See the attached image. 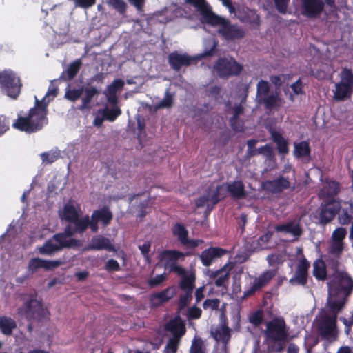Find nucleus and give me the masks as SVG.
<instances>
[{
  "label": "nucleus",
  "instance_id": "obj_1",
  "mask_svg": "<svg viewBox=\"0 0 353 353\" xmlns=\"http://www.w3.org/2000/svg\"><path fill=\"white\" fill-rule=\"evenodd\" d=\"M352 289L353 281L345 272L336 273L328 283V296L325 308L319 315L318 330L330 341L337 339V315L344 308Z\"/></svg>",
  "mask_w": 353,
  "mask_h": 353
},
{
  "label": "nucleus",
  "instance_id": "obj_2",
  "mask_svg": "<svg viewBox=\"0 0 353 353\" xmlns=\"http://www.w3.org/2000/svg\"><path fill=\"white\" fill-rule=\"evenodd\" d=\"M57 95L56 90H49L41 100L35 96L34 105L31 108L26 115L18 114L17 119L12 123V128L20 132L32 134L41 130L48 123V103L47 97Z\"/></svg>",
  "mask_w": 353,
  "mask_h": 353
},
{
  "label": "nucleus",
  "instance_id": "obj_3",
  "mask_svg": "<svg viewBox=\"0 0 353 353\" xmlns=\"http://www.w3.org/2000/svg\"><path fill=\"white\" fill-rule=\"evenodd\" d=\"M266 327L265 334L267 341L278 343L276 345H269V351L281 352L289 335L284 320L283 319H274L268 322Z\"/></svg>",
  "mask_w": 353,
  "mask_h": 353
},
{
  "label": "nucleus",
  "instance_id": "obj_4",
  "mask_svg": "<svg viewBox=\"0 0 353 353\" xmlns=\"http://www.w3.org/2000/svg\"><path fill=\"white\" fill-rule=\"evenodd\" d=\"M23 83L20 77L10 69L0 71V90L9 98L17 100L21 92Z\"/></svg>",
  "mask_w": 353,
  "mask_h": 353
},
{
  "label": "nucleus",
  "instance_id": "obj_5",
  "mask_svg": "<svg viewBox=\"0 0 353 353\" xmlns=\"http://www.w3.org/2000/svg\"><path fill=\"white\" fill-rule=\"evenodd\" d=\"M72 234L73 232H70L66 228L65 233L54 235L53 241H49L43 246L38 248L39 253L51 255L63 248L77 246V241L70 237Z\"/></svg>",
  "mask_w": 353,
  "mask_h": 353
},
{
  "label": "nucleus",
  "instance_id": "obj_6",
  "mask_svg": "<svg viewBox=\"0 0 353 353\" xmlns=\"http://www.w3.org/2000/svg\"><path fill=\"white\" fill-rule=\"evenodd\" d=\"M185 254L176 250H163L159 252L158 263L166 270L174 272L177 274L184 273V269L177 263L183 261Z\"/></svg>",
  "mask_w": 353,
  "mask_h": 353
},
{
  "label": "nucleus",
  "instance_id": "obj_7",
  "mask_svg": "<svg viewBox=\"0 0 353 353\" xmlns=\"http://www.w3.org/2000/svg\"><path fill=\"white\" fill-rule=\"evenodd\" d=\"M19 314L28 320H41L48 318L50 314L48 310L43 306L41 300L36 296L28 300L19 310Z\"/></svg>",
  "mask_w": 353,
  "mask_h": 353
},
{
  "label": "nucleus",
  "instance_id": "obj_8",
  "mask_svg": "<svg viewBox=\"0 0 353 353\" xmlns=\"http://www.w3.org/2000/svg\"><path fill=\"white\" fill-rule=\"evenodd\" d=\"M214 70L221 79H228L230 77L239 75L243 67L234 59L219 58L214 64Z\"/></svg>",
  "mask_w": 353,
  "mask_h": 353
},
{
  "label": "nucleus",
  "instance_id": "obj_9",
  "mask_svg": "<svg viewBox=\"0 0 353 353\" xmlns=\"http://www.w3.org/2000/svg\"><path fill=\"white\" fill-rule=\"evenodd\" d=\"M340 211V201L336 199L324 201L321 205L319 221H333Z\"/></svg>",
  "mask_w": 353,
  "mask_h": 353
},
{
  "label": "nucleus",
  "instance_id": "obj_10",
  "mask_svg": "<svg viewBox=\"0 0 353 353\" xmlns=\"http://www.w3.org/2000/svg\"><path fill=\"white\" fill-rule=\"evenodd\" d=\"M324 9L323 0H302V14L307 18L319 17Z\"/></svg>",
  "mask_w": 353,
  "mask_h": 353
},
{
  "label": "nucleus",
  "instance_id": "obj_11",
  "mask_svg": "<svg viewBox=\"0 0 353 353\" xmlns=\"http://www.w3.org/2000/svg\"><path fill=\"white\" fill-rule=\"evenodd\" d=\"M196 59L188 54H180L177 51L171 52L168 57V63L175 71H179L183 66H190Z\"/></svg>",
  "mask_w": 353,
  "mask_h": 353
},
{
  "label": "nucleus",
  "instance_id": "obj_12",
  "mask_svg": "<svg viewBox=\"0 0 353 353\" xmlns=\"http://www.w3.org/2000/svg\"><path fill=\"white\" fill-rule=\"evenodd\" d=\"M290 187V182L288 179L280 176L275 179L268 180L263 183L265 190L272 194H279Z\"/></svg>",
  "mask_w": 353,
  "mask_h": 353
},
{
  "label": "nucleus",
  "instance_id": "obj_13",
  "mask_svg": "<svg viewBox=\"0 0 353 353\" xmlns=\"http://www.w3.org/2000/svg\"><path fill=\"white\" fill-rule=\"evenodd\" d=\"M301 253V250H299ZM310 268V263L300 254L299 263L295 275L290 279L292 283L304 285L307 281V271Z\"/></svg>",
  "mask_w": 353,
  "mask_h": 353
},
{
  "label": "nucleus",
  "instance_id": "obj_14",
  "mask_svg": "<svg viewBox=\"0 0 353 353\" xmlns=\"http://www.w3.org/2000/svg\"><path fill=\"white\" fill-rule=\"evenodd\" d=\"M80 207L74 205L70 201L65 204L62 212L60 213L62 221H90L88 216L79 219Z\"/></svg>",
  "mask_w": 353,
  "mask_h": 353
},
{
  "label": "nucleus",
  "instance_id": "obj_15",
  "mask_svg": "<svg viewBox=\"0 0 353 353\" xmlns=\"http://www.w3.org/2000/svg\"><path fill=\"white\" fill-rule=\"evenodd\" d=\"M219 32L226 40L240 39L245 36V31L242 28L237 26L230 24L229 21L228 23L221 28Z\"/></svg>",
  "mask_w": 353,
  "mask_h": 353
},
{
  "label": "nucleus",
  "instance_id": "obj_16",
  "mask_svg": "<svg viewBox=\"0 0 353 353\" xmlns=\"http://www.w3.org/2000/svg\"><path fill=\"white\" fill-rule=\"evenodd\" d=\"M173 233L176 236L181 243L188 248L197 247L203 241L201 240L188 239V232L185 228L180 223H176L173 228Z\"/></svg>",
  "mask_w": 353,
  "mask_h": 353
},
{
  "label": "nucleus",
  "instance_id": "obj_17",
  "mask_svg": "<svg viewBox=\"0 0 353 353\" xmlns=\"http://www.w3.org/2000/svg\"><path fill=\"white\" fill-rule=\"evenodd\" d=\"M61 264L60 261H49L39 258H34L30 261L28 270L32 272H35L39 268H43L46 270H53Z\"/></svg>",
  "mask_w": 353,
  "mask_h": 353
},
{
  "label": "nucleus",
  "instance_id": "obj_18",
  "mask_svg": "<svg viewBox=\"0 0 353 353\" xmlns=\"http://www.w3.org/2000/svg\"><path fill=\"white\" fill-rule=\"evenodd\" d=\"M340 191V183L335 181H327L320 191L321 198L327 200L335 199L334 197Z\"/></svg>",
  "mask_w": 353,
  "mask_h": 353
},
{
  "label": "nucleus",
  "instance_id": "obj_19",
  "mask_svg": "<svg viewBox=\"0 0 353 353\" xmlns=\"http://www.w3.org/2000/svg\"><path fill=\"white\" fill-rule=\"evenodd\" d=\"M208 190L210 192L212 207H214L221 199L225 198L227 196V194L229 193L227 183L218 185L215 188L211 185L208 188Z\"/></svg>",
  "mask_w": 353,
  "mask_h": 353
},
{
  "label": "nucleus",
  "instance_id": "obj_20",
  "mask_svg": "<svg viewBox=\"0 0 353 353\" xmlns=\"http://www.w3.org/2000/svg\"><path fill=\"white\" fill-rule=\"evenodd\" d=\"M225 253V251L221 248H210L201 252L200 259L204 265L209 266L216 258L223 256Z\"/></svg>",
  "mask_w": 353,
  "mask_h": 353
},
{
  "label": "nucleus",
  "instance_id": "obj_21",
  "mask_svg": "<svg viewBox=\"0 0 353 353\" xmlns=\"http://www.w3.org/2000/svg\"><path fill=\"white\" fill-rule=\"evenodd\" d=\"M201 14L204 21L211 26H221L223 27L228 21L214 14L210 8H205L201 10Z\"/></svg>",
  "mask_w": 353,
  "mask_h": 353
},
{
  "label": "nucleus",
  "instance_id": "obj_22",
  "mask_svg": "<svg viewBox=\"0 0 353 353\" xmlns=\"http://www.w3.org/2000/svg\"><path fill=\"white\" fill-rule=\"evenodd\" d=\"M84 96L81 98V104L79 107V110H83L90 108V103L92 99L95 96H98L100 94V90L88 85L83 88Z\"/></svg>",
  "mask_w": 353,
  "mask_h": 353
},
{
  "label": "nucleus",
  "instance_id": "obj_23",
  "mask_svg": "<svg viewBox=\"0 0 353 353\" xmlns=\"http://www.w3.org/2000/svg\"><path fill=\"white\" fill-rule=\"evenodd\" d=\"M227 183L228 190L232 198L235 199H243L247 196L244 184L241 181H234Z\"/></svg>",
  "mask_w": 353,
  "mask_h": 353
},
{
  "label": "nucleus",
  "instance_id": "obj_24",
  "mask_svg": "<svg viewBox=\"0 0 353 353\" xmlns=\"http://www.w3.org/2000/svg\"><path fill=\"white\" fill-rule=\"evenodd\" d=\"M336 90L334 93V98L337 101H344L345 99H350L353 94V88L347 85H344L341 82L335 84Z\"/></svg>",
  "mask_w": 353,
  "mask_h": 353
},
{
  "label": "nucleus",
  "instance_id": "obj_25",
  "mask_svg": "<svg viewBox=\"0 0 353 353\" xmlns=\"http://www.w3.org/2000/svg\"><path fill=\"white\" fill-rule=\"evenodd\" d=\"M276 270H270L264 272L259 277L256 278L253 282L252 290H257L267 285L270 281L275 276Z\"/></svg>",
  "mask_w": 353,
  "mask_h": 353
},
{
  "label": "nucleus",
  "instance_id": "obj_26",
  "mask_svg": "<svg viewBox=\"0 0 353 353\" xmlns=\"http://www.w3.org/2000/svg\"><path fill=\"white\" fill-rule=\"evenodd\" d=\"M182 276L180 283V287L185 291L192 292L194 287V282L196 279L194 270L186 271L184 269V273L179 274Z\"/></svg>",
  "mask_w": 353,
  "mask_h": 353
},
{
  "label": "nucleus",
  "instance_id": "obj_27",
  "mask_svg": "<svg viewBox=\"0 0 353 353\" xmlns=\"http://www.w3.org/2000/svg\"><path fill=\"white\" fill-rule=\"evenodd\" d=\"M88 250H107L109 251L114 250V246L112 245L109 239L97 236L92 239L88 248Z\"/></svg>",
  "mask_w": 353,
  "mask_h": 353
},
{
  "label": "nucleus",
  "instance_id": "obj_28",
  "mask_svg": "<svg viewBox=\"0 0 353 353\" xmlns=\"http://www.w3.org/2000/svg\"><path fill=\"white\" fill-rule=\"evenodd\" d=\"M167 329L171 332L174 337L179 339L185 334V328L183 321L180 318H175L167 325Z\"/></svg>",
  "mask_w": 353,
  "mask_h": 353
},
{
  "label": "nucleus",
  "instance_id": "obj_29",
  "mask_svg": "<svg viewBox=\"0 0 353 353\" xmlns=\"http://www.w3.org/2000/svg\"><path fill=\"white\" fill-rule=\"evenodd\" d=\"M276 230L277 232L291 234L295 238L299 236L301 234V229L298 222H286L282 225L277 226Z\"/></svg>",
  "mask_w": 353,
  "mask_h": 353
},
{
  "label": "nucleus",
  "instance_id": "obj_30",
  "mask_svg": "<svg viewBox=\"0 0 353 353\" xmlns=\"http://www.w3.org/2000/svg\"><path fill=\"white\" fill-rule=\"evenodd\" d=\"M271 137L277 145V150L282 155L287 154L289 152L288 141L283 137L281 133L275 130H270Z\"/></svg>",
  "mask_w": 353,
  "mask_h": 353
},
{
  "label": "nucleus",
  "instance_id": "obj_31",
  "mask_svg": "<svg viewBox=\"0 0 353 353\" xmlns=\"http://www.w3.org/2000/svg\"><path fill=\"white\" fill-rule=\"evenodd\" d=\"M240 20L243 23H249L256 29H258L261 25L260 17L254 10L248 9Z\"/></svg>",
  "mask_w": 353,
  "mask_h": 353
},
{
  "label": "nucleus",
  "instance_id": "obj_32",
  "mask_svg": "<svg viewBox=\"0 0 353 353\" xmlns=\"http://www.w3.org/2000/svg\"><path fill=\"white\" fill-rule=\"evenodd\" d=\"M175 294V289L170 288L161 292L153 294L151 296V301L154 305H159L163 302L168 301Z\"/></svg>",
  "mask_w": 353,
  "mask_h": 353
},
{
  "label": "nucleus",
  "instance_id": "obj_33",
  "mask_svg": "<svg viewBox=\"0 0 353 353\" xmlns=\"http://www.w3.org/2000/svg\"><path fill=\"white\" fill-rule=\"evenodd\" d=\"M281 99L276 94H271L258 100V103L263 104L266 110H271L280 106Z\"/></svg>",
  "mask_w": 353,
  "mask_h": 353
},
{
  "label": "nucleus",
  "instance_id": "obj_34",
  "mask_svg": "<svg viewBox=\"0 0 353 353\" xmlns=\"http://www.w3.org/2000/svg\"><path fill=\"white\" fill-rule=\"evenodd\" d=\"M353 219V203L350 202L340 203V211L338 221H352Z\"/></svg>",
  "mask_w": 353,
  "mask_h": 353
},
{
  "label": "nucleus",
  "instance_id": "obj_35",
  "mask_svg": "<svg viewBox=\"0 0 353 353\" xmlns=\"http://www.w3.org/2000/svg\"><path fill=\"white\" fill-rule=\"evenodd\" d=\"M16 322L10 317H0V330L5 335H10L16 327Z\"/></svg>",
  "mask_w": 353,
  "mask_h": 353
},
{
  "label": "nucleus",
  "instance_id": "obj_36",
  "mask_svg": "<svg viewBox=\"0 0 353 353\" xmlns=\"http://www.w3.org/2000/svg\"><path fill=\"white\" fill-rule=\"evenodd\" d=\"M90 228L93 232L97 230V222H70L67 229L74 232V230L83 231L86 228Z\"/></svg>",
  "mask_w": 353,
  "mask_h": 353
},
{
  "label": "nucleus",
  "instance_id": "obj_37",
  "mask_svg": "<svg viewBox=\"0 0 353 353\" xmlns=\"http://www.w3.org/2000/svg\"><path fill=\"white\" fill-rule=\"evenodd\" d=\"M112 214L106 207L94 210L91 216L90 221H111Z\"/></svg>",
  "mask_w": 353,
  "mask_h": 353
},
{
  "label": "nucleus",
  "instance_id": "obj_38",
  "mask_svg": "<svg viewBox=\"0 0 353 353\" xmlns=\"http://www.w3.org/2000/svg\"><path fill=\"white\" fill-rule=\"evenodd\" d=\"M310 147L307 141H301L294 145V154L297 158H303L310 154Z\"/></svg>",
  "mask_w": 353,
  "mask_h": 353
},
{
  "label": "nucleus",
  "instance_id": "obj_39",
  "mask_svg": "<svg viewBox=\"0 0 353 353\" xmlns=\"http://www.w3.org/2000/svg\"><path fill=\"white\" fill-rule=\"evenodd\" d=\"M213 334L216 341L223 343H227L230 338V329L225 325H219Z\"/></svg>",
  "mask_w": 353,
  "mask_h": 353
},
{
  "label": "nucleus",
  "instance_id": "obj_40",
  "mask_svg": "<svg viewBox=\"0 0 353 353\" xmlns=\"http://www.w3.org/2000/svg\"><path fill=\"white\" fill-rule=\"evenodd\" d=\"M81 65L82 63L80 59H77L72 62L68 67L66 71L63 73V75L65 73L67 75V78L65 79V80H72L79 72V70L81 69Z\"/></svg>",
  "mask_w": 353,
  "mask_h": 353
},
{
  "label": "nucleus",
  "instance_id": "obj_41",
  "mask_svg": "<svg viewBox=\"0 0 353 353\" xmlns=\"http://www.w3.org/2000/svg\"><path fill=\"white\" fill-rule=\"evenodd\" d=\"M270 90V83L265 80H260L256 85V100L268 96Z\"/></svg>",
  "mask_w": 353,
  "mask_h": 353
},
{
  "label": "nucleus",
  "instance_id": "obj_42",
  "mask_svg": "<svg viewBox=\"0 0 353 353\" xmlns=\"http://www.w3.org/2000/svg\"><path fill=\"white\" fill-rule=\"evenodd\" d=\"M232 269V265L227 264L221 268V274L216 276L214 283L218 287L225 286V283L228 280L229 272Z\"/></svg>",
  "mask_w": 353,
  "mask_h": 353
},
{
  "label": "nucleus",
  "instance_id": "obj_43",
  "mask_svg": "<svg viewBox=\"0 0 353 353\" xmlns=\"http://www.w3.org/2000/svg\"><path fill=\"white\" fill-rule=\"evenodd\" d=\"M313 273L314 276L319 280H324L326 277L325 264L322 260H318L314 263Z\"/></svg>",
  "mask_w": 353,
  "mask_h": 353
},
{
  "label": "nucleus",
  "instance_id": "obj_44",
  "mask_svg": "<svg viewBox=\"0 0 353 353\" xmlns=\"http://www.w3.org/2000/svg\"><path fill=\"white\" fill-rule=\"evenodd\" d=\"M121 114V109L117 105H114L112 108H108L103 110L102 115L105 120L112 122Z\"/></svg>",
  "mask_w": 353,
  "mask_h": 353
},
{
  "label": "nucleus",
  "instance_id": "obj_45",
  "mask_svg": "<svg viewBox=\"0 0 353 353\" xmlns=\"http://www.w3.org/2000/svg\"><path fill=\"white\" fill-rule=\"evenodd\" d=\"M197 208H202L206 206L208 209L212 210V199L210 197V192L208 188L205 190L204 194L198 198L195 201Z\"/></svg>",
  "mask_w": 353,
  "mask_h": 353
},
{
  "label": "nucleus",
  "instance_id": "obj_46",
  "mask_svg": "<svg viewBox=\"0 0 353 353\" xmlns=\"http://www.w3.org/2000/svg\"><path fill=\"white\" fill-rule=\"evenodd\" d=\"M174 103V97L173 94H171L168 90H167L165 93V96L163 99L159 101L158 103H156L155 108L157 110L163 109V108H170L172 106Z\"/></svg>",
  "mask_w": 353,
  "mask_h": 353
},
{
  "label": "nucleus",
  "instance_id": "obj_47",
  "mask_svg": "<svg viewBox=\"0 0 353 353\" xmlns=\"http://www.w3.org/2000/svg\"><path fill=\"white\" fill-rule=\"evenodd\" d=\"M341 83L353 88V72L351 69L344 68L340 73Z\"/></svg>",
  "mask_w": 353,
  "mask_h": 353
},
{
  "label": "nucleus",
  "instance_id": "obj_48",
  "mask_svg": "<svg viewBox=\"0 0 353 353\" xmlns=\"http://www.w3.org/2000/svg\"><path fill=\"white\" fill-rule=\"evenodd\" d=\"M285 260V255L282 253L272 254L267 257V261L270 266L275 269Z\"/></svg>",
  "mask_w": 353,
  "mask_h": 353
},
{
  "label": "nucleus",
  "instance_id": "obj_49",
  "mask_svg": "<svg viewBox=\"0 0 353 353\" xmlns=\"http://www.w3.org/2000/svg\"><path fill=\"white\" fill-rule=\"evenodd\" d=\"M83 92V87L79 88L71 89L69 87L66 89L65 93V98L68 101L74 102L77 101L81 97Z\"/></svg>",
  "mask_w": 353,
  "mask_h": 353
},
{
  "label": "nucleus",
  "instance_id": "obj_50",
  "mask_svg": "<svg viewBox=\"0 0 353 353\" xmlns=\"http://www.w3.org/2000/svg\"><path fill=\"white\" fill-rule=\"evenodd\" d=\"M108 3L120 14H124L126 12L127 5L123 0H108Z\"/></svg>",
  "mask_w": 353,
  "mask_h": 353
},
{
  "label": "nucleus",
  "instance_id": "obj_51",
  "mask_svg": "<svg viewBox=\"0 0 353 353\" xmlns=\"http://www.w3.org/2000/svg\"><path fill=\"white\" fill-rule=\"evenodd\" d=\"M43 163H52L60 157L59 152H46L41 154Z\"/></svg>",
  "mask_w": 353,
  "mask_h": 353
},
{
  "label": "nucleus",
  "instance_id": "obj_52",
  "mask_svg": "<svg viewBox=\"0 0 353 353\" xmlns=\"http://www.w3.org/2000/svg\"><path fill=\"white\" fill-rule=\"evenodd\" d=\"M205 347L203 343L200 339H194L191 347L190 353H204Z\"/></svg>",
  "mask_w": 353,
  "mask_h": 353
},
{
  "label": "nucleus",
  "instance_id": "obj_53",
  "mask_svg": "<svg viewBox=\"0 0 353 353\" xmlns=\"http://www.w3.org/2000/svg\"><path fill=\"white\" fill-rule=\"evenodd\" d=\"M10 130V119L4 114H0V137Z\"/></svg>",
  "mask_w": 353,
  "mask_h": 353
},
{
  "label": "nucleus",
  "instance_id": "obj_54",
  "mask_svg": "<svg viewBox=\"0 0 353 353\" xmlns=\"http://www.w3.org/2000/svg\"><path fill=\"white\" fill-rule=\"evenodd\" d=\"M343 250V242L332 240L331 241L330 247V252L339 255Z\"/></svg>",
  "mask_w": 353,
  "mask_h": 353
},
{
  "label": "nucleus",
  "instance_id": "obj_55",
  "mask_svg": "<svg viewBox=\"0 0 353 353\" xmlns=\"http://www.w3.org/2000/svg\"><path fill=\"white\" fill-rule=\"evenodd\" d=\"M230 125L232 129L236 132H242L244 131V123L242 120H240L239 118H236L232 120V118H230L229 120Z\"/></svg>",
  "mask_w": 353,
  "mask_h": 353
},
{
  "label": "nucleus",
  "instance_id": "obj_56",
  "mask_svg": "<svg viewBox=\"0 0 353 353\" xmlns=\"http://www.w3.org/2000/svg\"><path fill=\"white\" fill-rule=\"evenodd\" d=\"M124 85L123 80L121 79L114 80L110 85L107 87L108 92H116L123 88Z\"/></svg>",
  "mask_w": 353,
  "mask_h": 353
},
{
  "label": "nucleus",
  "instance_id": "obj_57",
  "mask_svg": "<svg viewBox=\"0 0 353 353\" xmlns=\"http://www.w3.org/2000/svg\"><path fill=\"white\" fill-rule=\"evenodd\" d=\"M178 344V339H176V337H173L172 339H171L165 348V353H176Z\"/></svg>",
  "mask_w": 353,
  "mask_h": 353
},
{
  "label": "nucleus",
  "instance_id": "obj_58",
  "mask_svg": "<svg viewBox=\"0 0 353 353\" xmlns=\"http://www.w3.org/2000/svg\"><path fill=\"white\" fill-rule=\"evenodd\" d=\"M257 143L256 139H250L247 141L248 150L247 155L249 157H254L257 155V149L255 145Z\"/></svg>",
  "mask_w": 353,
  "mask_h": 353
},
{
  "label": "nucleus",
  "instance_id": "obj_59",
  "mask_svg": "<svg viewBox=\"0 0 353 353\" xmlns=\"http://www.w3.org/2000/svg\"><path fill=\"white\" fill-rule=\"evenodd\" d=\"M346 236V230L344 228H339L336 229L332 236V239L343 242Z\"/></svg>",
  "mask_w": 353,
  "mask_h": 353
},
{
  "label": "nucleus",
  "instance_id": "obj_60",
  "mask_svg": "<svg viewBox=\"0 0 353 353\" xmlns=\"http://www.w3.org/2000/svg\"><path fill=\"white\" fill-rule=\"evenodd\" d=\"M275 7L279 12L285 14L290 0H274Z\"/></svg>",
  "mask_w": 353,
  "mask_h": 353
},
{
  "label": "nucleus",
  "instance_id": "obj_61",
  "mask_svg": "<svg viewBox=\"0 0 353 353\" xmlns=\"http://www.w3.org/2000/svg\"><path fill=\"white\" fill-rule=\"evenodd\" d=\"M258 154H264L267 158L270 159L273 156L272 148L269 144L263 145L257 149Z\"/></svg>",
  "mask_w": 353,
  "mask_h": 353
},
{
  "label": "nucleus",
  "instance_id": "obj_62",
  "mask_svg": "<svg viewBox=\"0 0 353 353\" xmlns=\"http://www.w3.org/2000/svg\"><path fill=\"white\" fill-rule=\"evenodd\" d=\"M76 6L87 9L96 3V0H73Z\"/></svg>",
  "mask_w": 353,
  "mask_h": 353
},
{
  "label": "nucleus",
  "instance_id": "obj_63",
  "mask_svg": "<svg viewBox=\"0 0 353 353\" xmlns=\"http://www.w3.org/2000/svg\"><path fill=\"white\" fill-rule=\"evenodd\" d=\"M142 254L144 256L146 261L150 263L151 262L150 257L148 254L150 250V243L145 242L143 244L139 246Z\"/></svg>",
  "mask_w": 353,
  "mask_h": 353
},
{
  "label": "nucleus",
  "instance_id": "obj_64",
  "mask_svg": "<svg viewBox=\"0 0 353 353\" xmlns=\"http://www.w3.org/2000/svg\"><path fill=\"white\" fill-rule=\"evenodd\" d=\"M290 88L295 94H301L303 93V84L301 79H299L294 83H293Z\"/></svg>",
  "mask_w": 353,
  "mask_h": 353
}]
</instances>
